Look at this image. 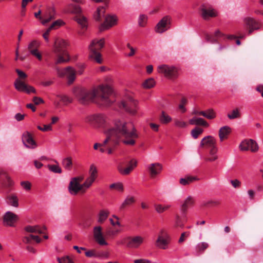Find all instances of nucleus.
I'll use <instances>...</instances> for the list:
<instances>
[{
    "label": "nucleus",
    "instance_id": "nucleus-1",
    "mask_svg": "<svg viewBox=\"0 0 263 263\" xmlns=\"http://www.w3.org/2000/svg\"><path fill=\"white\" fill-rule=\"evenodd\" d=\"M74 93L79 102L82 104L96 101L101 105L108 106L114 101L110 99L112 89L108 85H100L92 89L77 88Z\"/></svg>",
    "mask_w": 263,
    "mask_h": 263
},
{
    "label": "nucleus",
    "instance_id": "nucleus-2",
    "mask_svg": "<svg viewBox=\"0 0 263 263\" xmlns=\"http://www.w3.org/2000/svg\"><path fill=\"white\" fill-rule=\"evenodd\" d=\"M109 135L104 140L102 145L106 144L107 142H111L115 146L118 145L120 142L127 145H134L135 143V139L138 137L137 133H109Z\"/></svg>",
    "mask_w": 263,
    "mask_h": 263
},
{
    "label": "nucleus",
    "instance_id": "nucleus-3",
    "mask_svg": "<svg viewBox=\"0 0 263 263\" xmlns=\"http://www.w3.org/2000/svg\"><path fill=\"white\" fill-rule=\"evenodd\" d=\"M104 44V38L100 40L95 39L91 41L88 46L89 60L98 64L102 63L103 59L100 50L103 48Z\"/></svg>",
    "mask_w": 263,
    "mask_h": 263
},
{
    "label": "nucleus",
    "instance_id": "nucleus-4",
    "mask_svg": "<svg viewBox=\"0 0 263 263\" xmlns=\"http://www.w3.org/2000/svg\"><path fill=\"white\" fill-rule=\"evenodd\" d=\"M215 144V139L211 136H206L202 139L201 145H204L210 148L209 157L206 159V161L212 162L217 159V148Z\"/></svg>",
    "mask_w": 263,
    "mask_h": 263
},
{
    "label": "nucleus",
    "instance_id": "nucleus-5",
    "mask_svg": "<svg viewBox=\"0 0 263 263\" xmlns=\"http://www.w3.org/2000/svg\"><path fill=\"white\" fill-rule=\"evenodd\" d=\"M85 121L95 127H105L107 126V118L101 114L88 115L86 117Z\"/></svg>",
    "mask_w": 263,
    "mask_h": 263
},
{
    "label": "nucleus",
    "instance_id": "nucleus-6",
    "mask_svg": "<svg viewBox=\"0 0 263 263\" xmlns=\"http://www.w3.org/2000/svg\"><path fill=\"white\" fill-rule=\"evenodd\" d=\"M113 127L108 132H136L132 122H126L123 120L116 119L113 122Z\"/></svg>",
    "mask_w": 263,
    "mask_h": 263
},
{
    "label": "nucleus",
    "instance_id": "nucleus-7",
    "mask_svg": "<svg viewBox=\"0 0 263 263\" xmlns=\"http://www.w3.org/2000/svg\"><path fill=\"white\" fill-rule=\"evenodd\" d=\"M138 102L132 97H129L126 100L122 101L120 105V107H122L124 110L131 115H135L138 109Z\"/></svg>",
    "mask_w": 263,
    "mask_h": 263
},
{
    "label": "nucleus",
    "instance_id": "nucleus-8",
    "mask_svg": "<svg viewBox=\"0 0 263 263\" xmlns=\"http://www.w3.org/2000/svg\"><path fill=\"white\" fill-rule=\"evenodd\" d=\"M57 71L59 77L61 78L66 77L68 84L70 85L74 81L76 71L73 67L68 66L63 69L58 68Z\"/></svg>",
    "mask_w": 263,
    "mask_h": 263
},
{
    "label": "nucleus",
    "instance_id": "nucleus-9",
    "mask_svg": "<svg viewBox=\"0 0 263 263\" xmlns=\"http://www.w3.org/2000/svg\"><path fill=\"white\" fill-rule=\"evenodd\" d=\"M158 72L163 74L168 79H175L178 76V71L177 68L174 66H170L167 65H160L157 68Z\"/></svg>",
    "mask_w": 263,
    "mask_h": 263
},
{
    "label": "nucleus",
    "instance_id": "nucleus-10",
    "mask_svg": "<svg viewBox=\"0 0 263 263\" xmlns=\"http://www.w3.org/2000/svg\"><path fill=\"white\" fill-rule=\"evenodd\" d=\"M14 85L15 88L18 91L24 92L27 93L31 92L36 93V92L35 89L33 86L26 84L20 79H16L15 80Z\"/></svg>",
    "mask_w": 263,
    "mask_h": 263
},
{
    "label": "nucleus",
    "instance_id": "nucleus-11",
    "mask_svg": "<svg viewBox=\"0 0 263 263\" xmlns=\"http://www.w3.org/2000/svg\"><path fill=\"white\" fill-rule=\"evenodd\" d=\"M40 46V42L36 40H32L28 45V50L30 54L39 61H41L42 59V54L38 50Z\"/></svg>",
    "mask_w": 263,
    "mask_h": 263
},
{
    "label": "nucleus",
    "instance_id": "nucleus-12",
    "mask_svg": "<svg viewBox=\"0 0 263 263\" xmlns=\"http://www.w3.org/2000/svg\"><path fill=\"white\" fill-rule=\"evenodd\" d=\"M68 191L72 195H77L79 191L85 192L83 184L78 182V178H72L68 186Z\"/></svg>",
    "mask_w": 263,
    "mask_h": 263
},
{
    "label": "nucleus",
    "instance_id": "nucleus-13",
    "mask_svg": "<svg viewBox=\"0 0 263 263\" xmlns=\"http://www.w3.org/2000/svg\"><path fill=\"white\" fill-rule=\"evenodd\" d=\"M239 148L241 151H246L250 149L253 152H255L258 149V146L256 142L252 139H246L242 141L239 145Z\"/></svg>",
    "mask_w": 263,
    "mask_h": 263
},
{
    "label": "nucleus",
    "instance_id": "nucleus-14",
    "mask_svg": "<svg viewBox=\"0 0 263 263\" xmlns=\"http://www.w3.org/2000/svg\"><path fill=\"white\" fill-rule=\"evenodd\" d=\"M68 45L67 41L62 39H57L54 42L53 51L54 53L66 54L67 53L66 48Z\"/></svg>",
    "mask_w": 263,
    "mask_h": 263
},
{
    "label": "nucleus",
    "instance_id": "nucleus-15",
    "mask_svg": "<svg viewBox=\"0 0 263 263\" xmlns=\"http://www.w3.org/2000/svg\"><path fill=\"white\" fill-rule=\"evenodd\" d=\"M93 235L95 241L100 246H107L108 243L105 240L100 226H97L93 228Z\"/></svg>",
    "mask_w": 263,
    "mask_h": 263
},
{
    "label": "nucleus",
    "instance_id": "nucleus-16",
    "mask_svg": "<svg viewBox=\"0 0 263 263\" xmlns=\"http://www.w3.org/2000/svg\"><path fill=\"white\" fill-rule=\"evenodd\" d=\"M170 17L169 16H165L156 25L155 30L157 33H162L170 27Z\"/></svg>",
    "mask_w": 263,
    "mask_h": 263
},
{
    "label": "nucleus",
    "instance_id": "nucleus-17",
    "mask_svg": "<svg viewBox=\"0 0 263 263\" xmlns=\"http://www.w3.org/2000/svg\"><path fill=\"white\" fill-rule=\"evenodd\" d=\"M243 22L246 26L249 28V34H251L253 31L259 29L261 27V24L253 17H247L244 18Z\"/></svg>",
    "mask_w": 263,
    "mask_h": 263
},
{
    "label": "nucleus",
    "instance_id": "nucleus-18",
    "mask_svg": "<svg viewBox=\"0 0 263 263\" xmlns=\"http://www.w3.org/2000/svg\"><path fill=\"white\" fill-rule=\"evenodd\" d=\"M169 239L168 234L164 231H161L156 240V246L162 249H167L169 242Z\"/></svg>",
    "mask_w": 263,
    "mask_h": 263
},
{
    "label": "nucleus",
    "instance_id": "nucleus-19",
    "mask_svg": "<svg viewBox=\"0 0 263 263\" xmlns=\"http://www.w3.org/2000/svg\"><path fill=\"white\" fill-rule=\"evenodd\" d=\"M126 246L130 249L138 248L144 242V238L141 236L137 235L134 237H128Z\"/></svg>",
    "mask_w": 263,
    "mask_h": 263
},
{
    "label": "nucleus",
    "instance_id": "nucleus-20",
    "mask_svg": "<svg viewBox=\"0 0 263 263\" xmlns=\"http://www.w3.org/2000/svg\"><path fill=\"white\" fill-rule=\"evenodd\" d=\"M117 22V17L116 15H107L105 17L104 22L101 25L100 29L101 31L108 29L115 25Z\"/></svg>",
    "mask_w": 263,
    "mask_h": 263
},
{
    "label": "nucleus",
    "instance_id": "nucleus-21",
    "mask_svg": "<svg viewBox=\"0 0 263 263\" xmlns=\"http://www.w3.org/2000/svg\"><path fill=\"white\" fill-rule=\"evenodd\" d=\"M151 177H154L159 174L162 170V166L159 163H153L146 165Z\"/></svg>",
    "mask_w": 263,
    "mask_h": 263
},
{
    "label": "nucleus",
    "instance_id": "nucleus-22",
    "mask_svg": "<svg viewBox=\"0 0 263 263\" xmlns=\"http://www.w3.org/2000/svg\"><path fill=\"white\" fill-rule=\"evenodd\" d=\"M55 10L52 7H47L45 11L44 12L43 17L44 18L41 21L43 25H45L55 17Z\"/></svg>",
    "mask_w": 263,
    "mask_h": 263
},
{
    "label": "nucleus",
    "instance_id": "nucleus-23",
    "mask_svg": "<svg viewBox=\"0 0 263 263\" xmlns=\"http://www.w3.org/2000/svg\"><path fill=\"white\" fill-rule=\"evenodd\" d=\"M201 15L202 18L207 20L210 17H214L217 15V13L211 7L206 8L204 5H202L200 8Z\"/></svg>",
    "mask_w": 263,
    "mask_h": 263
},
{
    "label": "nucleus",
    "instance_id": "nucleus-24",
    "mask_svg": "<svg viewBox=\"0 0 263 263\" xmlns=\"http://www.w3.org/2000/svg\"><path fill=\"white\" fill-rule=\"evenodd\" d=\"M17 219V216L13 213L8 211L4 216V223L5 225L13 227Z\"/></svg>",
    "mask_w": 263,
    "mask_h": 263
},
{
    "label": "nucleus",
    "instance_id": "nucleus-25",
    "mask_svg": "<svg viewBox=\"0 0 263 263\" xmlns=\"http://www.w3.org/2000/svg\"><path fill=\"white\" fill-rule=\"evenodd\" d=\"M22 139L24 145L26 147L33 148L35 147V142L30 133H24Z\"/></svg>",
    "mask_w": 263,
    "mask_h": 263
},
{
    "label": "nucleus",
    "instance_id": "nucleus-26",
    "mask_svg": "<svg viewBox=\"0 0 263 263\" xmlns=\"http://www.w3.org/2000/svg\"><path fill=\"white\" fill-rule=\"evenodd\" d=\"M0 181L5 187H10L13 184V181L6 172L3 170H0Z\"/></svg>",
    "mask_w": 263,
    "mask_h": 263
},
{
    "label": "nucleus",
    "instance_id": "nucleus-27",
    "mask_svg": "<svg viewBox=\"0 0 263 263\" xmlns=\"http://www.w3.org/2000/svg\"><path fill=\"white\" fill-rule=\"evenodd\" d=\"M194 198L191 196H189L180 205V211L183 217H185L189 206L192 205L194 203Z\"/></svg>",
    "mask_w": 263,
    "mask_h": 263
},
{
    "label": "nucleus",
    "instance_id": "nucleus-28",
    "mask_svg": "<svg viewBox=\"0 0 263 263\" xmlns=\"http://www.w3.org/2000/svg\"><path fill=\"white\" fill-rule=\"evenodd\" d=\"M136 165L137 161L133 159L129 162V166L126 168L124 169L121 165H118L117 166V169L121 174L123 175H126L129 174L130 172L134 169V168L136 166Z\"/></svg>",
    "mask_w": 263,
    "mask_h": 263
},
{
    "label": "nucleus",
    "instance_id": "nucleus-29",
    "mask_svg": "<svg viewBox=\"0 0 263 263\" xmlns=\"http://www.w3.org/2000/svg\"><path fill=\"white\" fill-rule=\"evenodd\" d=\"M109 211L107 209H102L99 211L97 216V220L99 223H104L107 219Z\"/></svg>",
    "mask_w": 263,
    "mask_h": 263
},
{
    "label": "nucleus",
    "instance_id": "nucleus-30",
    "mask_svg": "<svg viewBox=\"0 0 263 263\" xmlns=\"http://www.w3.org/2000/svg\"><path fill=\"white\" fill-rule=\"evenodd\" d=\"M189 123L191 125L202 126L203 127L209 126V123L201 118L194 117L189 120Z\"/></svg>",
    "mask_w": 263,
    "mask_h": 263
},
{
    "label": "nucleus",
    "instance_id": "nucleus-31",
    "mask_svg": "<svg viewBox=\"0 0 263 263\" xmlns=\"http://www.w3.org/2000/svg\"><path fill=\"white\" fill-rule=\"evenodd\" d=\"M7 203L14 208H17L18 204V199L17 196L14 194H11L8 195L6 197Z\"/></svg>",
    "mask_w": 263,
    "mask_h": 263
},
{
    "label": "nucleus",
    "instance_id": "nucleus-32",
    "mask_svg": "<svg viewBox=\"0 0 263 263\" xmlns=\"http://www.w3.org/2000/svg\"><path fill=\"white\" fill-rule=\"evenodd\" d=\"M57 57V59L55 62V64H60L61 63H67L70 60L68 53L66 54H63L59 53H54Z\"/></svg>",
    "mask_w": 263,
    "mask_h": 263
},
{
    "label": "nucleus",
    "instance_id": "nucleus-33",
    "mask_svg": "<svg viewBox=\"0 0 263 263\" xmlns=\"http://www.w3.org/2000/svg\"><path fill=\"white\" fill-rule=\"evenodd\" d=\"M199 114L210 120L213 119L216 117L215 112L212 109H209L205 111H201Z\"/></svg>",
    "mask_w": 263,
    "mask_h": 263
},
{
    "label": "nucleus",
    "instance_id": "nucleus-34",
    "mask_svg": "<svg viewBox=\"0 0 263 263\" xmlns=\"http://www.w3.org/2000/svg\"><path fill=\"white\" fill-rule=\"evenodd\" d=\"M197 179L198 178L196 177L187 176L184 178H181L179 182L181 184L183 185H186Z\"/></svg>",
    "mask_w": 263,
    "mask_h": 263
},
{
    "label": "nucleus",
    "instance_id": "nucleus-35",
    "mask_svg": "<svg viewBox=\"0 0 263 263\" xmlns=\"http://www.w3.org/2000/svg\"><path fill=\"white\" fill-rule=\"evenodd\" d=\"M159 120L163 124H167L172 121V118L165 111H162L159 116Z\"/></svg>",
    "mask_w": 263,
    "mask_h": 263
},
{
    "label": "nucleus",
    "instance_id": "nucleus-36",
    "mask_svg": "<svg viewBox=\"0 0 263 263\" xmlns=\"http://www.w3.org/2000/svg\"><path fill=\"white\" fill-rule=\"evenodd\" d=\"M105 12V6L98 7L96 13L94 15L95 20L100 21L102 17L104 16Z\"/></svg>",
    "mask_w": 263,
    "mask_h": 263
},
{
    "label": "nucleus",
    "instance_id": "nucleus-37",
    "mask_svg": "<svg viewBox=\"0 0 263 263\" xmlns=\"http://www.w3.org/2000/svg\"><path fill=\"white\" fill-rule=\"evenodd\" d=\"M25 230L29 233H35L41 234L43 233V230L38 226H28L25 228Z\"/></svg>",
    "mask_w": 263,
    "mask_h": 263
},
{
    "label": "nucleus",
    "instance_id": "nucleus-38",
    "mask_svg": "<svg viewBox=\"0 0 263 263\" xmlns=\"http://www.w3.org/2000/svg\"><path fill=\"white\" fill-rule=\"evenodd\" d=\"M156 82L153 78H149L143 82L142 87L145 89H151L155 86Z\"/></svg>",
    "mask_w": 263,
    "mask_h": 263
},
{
    "label": "nucleus",
    "instance_id": "nucleus-39",
    "mask_svg": "<svg viewBox=\"0 0 263 263\" xmlns=\"http://www.w3.org/2000/svg\"><path fill=\"white\" fill-rule=\"evenodd\" d=\"M62 165L67 170H71L72 167V160L70 157H67L63 159Z\"/></svg>",
    "mask_w": 263,
    "mask_h": 263
},
{
    "label": "nucleus",
    "instance_id": "nucleus-40",
    "mask_svg": "<svg viewBox=\"0 0 263 263\" xmlns=\"http://www.w3.org/2000/svg\"><path fill=\"white\" fill-rule=\"evenodd\" d=\"M155 210L158 213H162L171 207V205L167 204L162 205L160 204H156L154 205Z\"/></svg>",
    "mask_w": 263,
    "mask_h": 263
},
{
    "label": "nucleus",
    "instance_id": "nucleus-41",
    "mask_svg": "<svg viewBox=\"0 0 263 263\" xmlns=\"http://www.w3.org/2000/svg\"><path fill=\"white\" fill-rule=\"evenodd\" d=\"M67 11L71 13L78 14L81 12V9L78 5L70 4L68 6Z\"/></svg>",
    "mask_w": 263,
    "mask_h": 263
},
{
    "label": "nucleus",
    "instance_id": "nucleus-42",
    "mask_svg": "<svg viewBox=\"0 0 263 263\" xmlns=\"http://www.w3.org/2000/svg\"><path fill=\"white\" fill-rule=\"evenodd\" d=\"M135 202V199L134 197L133 196H127L123 203L121 204L120 206V209H123L126 206L132 204Z\"/></svg>",
    "mask_w": 263,
    "mask_h": 263
},
{
    "label": "nucleus",
    "instance_id": "nucleus-43",
    "mask_svg": "<svg viewBox=\"0 0 263 263\" xmlns=\"http://www.w3.org/2000/svg\"><path fill=\"white\" fill-rule=\"evenodd\" d=\"M98 176V170L96 166L92 164L90 166L89 170V177L91 178H97Z\"/></svg>",
    "mask_w": 263,
    "mask_h": 263
},
{
    "label": "nucleus",
    "instance_id": "nucleus-44",
    "mask_svg": "<svg viewBox=\"0 0 263 263\" xmlns=\"http://www.w3.org/2000/svg\"><path fill=\"white\" fill-rule=\"evenodd\" d=\"M96 179L94 178H91L90 177H88L86 179L85 181L83 183V185L84 187L85 191L90 187L93 182H95Z\"/></svg>",
    "mask_w": 263,
    "mask_h": 263
},
{
    "label": "nucleus",
    "instance_id": "nucleus-45",
    "mask_svg": "<svg viewBox=\"0 0 263 263\" xmlns=\"http://www.w3.org/2000/svg\"><path fill=\"white\" fill-rule=\"evenodd\" d=\"M47 167L51 172H53L54 173L60 174L62 173V170L60 167V166H59L58 164H56V165L48 164L47 165Z\"/></svg>",
    "mask_w": 263,
    "mask_h": 263
},
{
    "label": "nucleus",
    "instance_id": "nucleus-46",
    "mask_svg": "<svg viewBox=\"0 0 263 263\" xmlns=\"http://www.w3.org/2000/svg\"><path fill=\"white\" fill-rule=\"evenodd\" d=\"M209 247V244L205 242H202L198 243L196 247V250L198 252H201L205 250Z\"/></svg>",
    "mask_w": 263,
    "mask_h": 263
},
{
    "label": "nucleus",
    "instance_id": "nucleus-47",
    "mask_svg": "<svg viewBox=\"0 0 263 263\" xmlns=\"http://www.w3.org/2000/svg\"><path fill=\"white\" fill-rule=\"evenodd\" d=\"M64 24V22L61 20H58L54 21L48 28L51 30L52 29H57Z\"/></svg>",
    "mask_w": 263,
    "mask_h": 263
},
{
    "label": "nucleus",
    "instance_id": "nucleus-48",
    "mask_svg": "<svg viewBox=\"0 0 263 263\" xmlns=\"http://www.w3.org/2000/svg\"><path fill=\"white\" fill-rule=\"evenodd\" d=\"M240 117V113L238 108H236L232 110L231 113L228 114V117L230 119H234Z\"/></svg>",
    "mask_w": 263,
    "mask_h": 263
},
{
    "label": "nucleus",
    "instance_id": "nucleus-49",
    "mask_svg": "<svg viewBox=\"0 0 263 263\" xmlns=\"http://www.w3.org/2000/svg\"><path fill=\"white\" fill-rule=\"evenodd\" d=\"M78 24H79L83 28L87 26V19L84 16H81L78 17L76 20Z\"/></svg>",
    "mask_w": 263,
    "mask_h": 263
},
{
    "label": "nucleus",
    "instance_id": "nucleus-50",
    "mask_svg": "<svg viewBox=\"0 0 263 263\" xmlns=\"http://www.w3.org/2000/svg\"><path fill=\"white\" fill-rule=\"evenodd\" d=\"M175 125L179 128H183L186 127L188 124L181 120H176L175 121Z\"/></svg>",
    "mask_w": 263,
    "mask_h": 263
},
{
    "label": "nucleus",
    "instance_id": "nucleus-51",
    "mask_svg": "<svg viewBox=\"0 0 263 263\" xmlns=\"http://www.w3.org/2000/svg\"><path fill=\"white\" fill-rule=\"evenodd\" d=\"M112 217L116 219L117 220L116 221H114L112 218L109 219V221L111 223V224L112 226H121L120 222H119V218L116 216V215H112Z\"/></svg>",
    "mask_w": 263,
    "mask_h": 263
},
{
    "label": "nucleus",
    "instance_id": "nucleus-52",
    "mask_svg": "<svg viewBox=\"0 0 263 263\" xmlns=\"http://www.w3.org/2000/svg\"><path fill=\"white\" fill-rule=\"evenodd\" d=\"M187 102V100L185 98H182L181 100V103L179 105V108L181 110L182 112H184L186 111V108L184 107V105L186 104Z\"/></svg>",
    "mask_w": 263,
    "mask_h": 263
},
{
    "label": "nucleus",
    "instance_id": "nucleus-53",
    "mask_svg": "<svg viewBox=\"0 0 263 263\" xmlns=\"http://www.w3.org/2000/svg\"><path fill=\"white\" fill-rule=\"evenodd\" d=\"M37 129L40 130L45 131V130H52V126L51 124L48 125H38Z\"/></svg>",
    "mask_w": 263,
    "mask_h": 263
},
{
    "label": "nucleus",
    "instance_id": "nucleus-54",
    "mask_svg": "<svg viewBox=\"0 0 263 263\" xmlns=\"http://www.w3.org/2000/svg\"><path fill=\"white\" fill-rule=\"evenodd\" d=\"M147 21V17L144 15H141L139 18V24L140 26L143 27L145 25Z\"/></svg>",
    "mask_w": 263,
    "mask_h": 263
},
{
    "label": "nucleus",
    "instance_id": "nucleus-55",
    "mask_svg": "<svg viewBox=\"0 0 263 263\" xmlns=\"http://www.w3.org/2000/svg\"><path fill=\"white\" fill-rule=\"evenodd\" d=\"M60 101L65 105H67L71 102V100L66 96H61Z\"/></svg>",
    "mask_w": 263,
    "mask_h": 263
},
{
    "label": "nucleus",
    "instance_id": "nucleus-56",
    "mask_svg": "<svg viewBox=\"0 0 263 263\" xmlns=\"http://www.w3.org/2000/svg\"><path fill=\"white\" fill-rule=\"evenodd\" d=\"M59 263H73L70 258L67 256L61 258H58Z\"/></svg>",
    "mask_w": 263,
    "mask_h": 263
},
{
    "label": "nucleus",
    "instance_id": "nucleus-57",
    "mask_svg": "<svg viewBox=\"0 0 263 263\" xmlns=\"http://www.w3.org/2000/svg\"><path fill=\"white\" fill-rule=\"evenodd\" d=\"M85 255L88 257H97L98 256L95 250H91L85 252Z\"/></svg>",
    "mask_w": 263,
    "mask_h": 263
},
{
    "label": "nucleus",
    "instance_id": "nucleus-58",
    "mask_svg": "<svg viewBox=\"0 0 263 263\" xmlns=\"http://www.w3.org/2000/svg\"><path fill=\"white\" fill-rule=\"evenodd\" d=\"M230 183L234 188L239 187L241 184V182L238 179L231 180Z\"/></svg>",
    "mask_w": 263,
    "mask_h": 263
},
{
    "label": "nucleus",
    "instance_id": "nucleus-59",
    "mask_svg": "<svg viewBox=\"0 0 263 263\" xmlns=\"http://www.w3.org/2000/svg\"><path fill=\"white\" fill-rule=\"evenodd\" d=\"M22 186L26 190H29L31 188V184L28 181H22L21 183Z\"/></svg>",
    "mask_w": 263,
    "mask_h": 263
},
{
    "label": "nucleus",
    "instance_id": "nucleus-60",
    "mask_svg": "<svg viewBox=\"0 0 263 263\" xmlns=\"http://www.w3.org/2000/svg\"><path fill=\"white\" fill-rule=\"evenodd\" d=\"M32 101L35 105H39L41 103H44V100L41 98L37 97H34Z\"/></svg>",
    "mask_w": 263,
    "mask_h": 263
},
{
    "label": "nucleus",
    "instance_id": "nucleus-61",
    "mask_svg": "<svg viewBox=\"0 0 263 263\" xmlns=\"http://www.w3.org/2000/svg\"><path fill=\"white\" fill-rule=\"evenodd\" d=\"M76 126L74 124L68 123L66 125L65 129L69 131L76 130Z\"/></svg>",
    "mask_w": 263,
    "mask_h": 263
},
{
    "label": "nucleus",
    "instance_id": "nucleus-62",
    "mask_svg": "<svg viewBox=\"0 0 263 263\" xmlns=\"http://www.w3.org/2000/svg\"><path fill=\"white\" fill-rule=\"evenodd\" d=\"M16 72L19 76L18 79H25L27 78V74L23 71H21L19 69H16Z\"/></svg>",
    "mask_w": 263,
    "mask_h": 263
},
{
    "label": "nucleus",
    "instance_id": "nucleus-63",
    "mask_svg": "<svg viewBox=\"0 0 263 263\" xmlns=\"http://www.w3.org/2000/svg\"><path fill=\"white\" fill-rule=\"evenodd\" d=\"M24 117H25L24 114H21V113H17L15 115L14 118L17 121H22L24 119Z\"/></svg>",
    "mask_w": 263,
    "mask_h": 263
},
{
    "label": "nucleus",
    "instance_id": "nucleus-64",
    "mask_svg": "<svg viewBox=\"0 0 263 263\" xmlns=\"http://www.w3.org/2000/svg\"><path fill=\"white\" fill-rule=\"evenodd\" d=\"M53 83V81L52 80H47L43 81L41 82L42 85L45 87L49 86L51 85Z\"/></svg>",
    "mask_w": 263,
    "mask_h": 263
}]
</instances>
